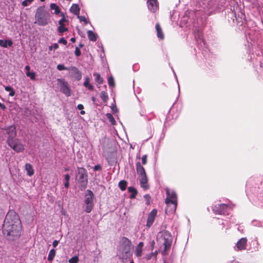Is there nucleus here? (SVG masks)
<instances>
[{
    "instance_id": "f257e3e1",
    "label": "nucleus",
    "mask_w": 263,
    "mask_h": 263,
    "mask_svg": "<svg viewBox=\"0 0 263 263\" xmlns=\"http://www.w3.org/2000/svg\"><path fill=\"white\" fill-rule=\"evenodd\" d=\"M21 231L22 224L18 215L13 210L9 211L3 226L4 235L8 240L13 241L20 237Z\"/></svg>"
},
{
    "instance_id": "f03ea898",
    "label": "nucleus",
    "mask_w": 263,
    "mask_h": 263,
    "mask_svg": "<svg viewBox=\"0 0 263 263\" xmlns=\"http://www.w3.org/2000/svg\"><path fill=\"white\" fill-rule=\"evenodd\" d=\"M121 241L120 249L121 254L120 255V258L124 262L130 255L129 252L131 248L132 242L128 238L125 237H123L121 238Z\"/></svg>"
},
{
    "instance_id": "7ed1b4c3",
    "label": "nucleus",
    "mask_w": 263,
    "mask_h": 263,
    "mask_svg": "<svg viewBox=\"0 0 263 263\" xmlns=\"http://www.w3.org/2000/svg\"><path fill=\"white\" fill-rule=\"evenodd\" d=\"M78 181L80 184L81 190L85 189L88 182V175L87 170L84 167H78L77 168Z\"/></svg>"
},
{
    "instance_id": "20e7f679",
    "label": "nucleus",
    "mask_w": 263,
    "mask_h": 263,
    "mask_svg": "<svg viewBox=\"0 0 263 263\" xmlns=\"http://www.w3.org/2000/svg\"><path fill=\"white\" fill-rule=\"evenodd\" d=\"M94 194L93 192L87 190L85 195L84 203L85 205V211L87 213H90L94 206L93 203Z\"/></svg>"
},
{
    "instance_id": "39448f33",
    "label": "nucleus",
    "mask_w": 263,
    "mask_h": 263,
    "mask_svg": "<svg viewBox=\"0 0 263 263\" xmlns=\"http://www.w3.org/2000/svg\"><path fill=\"white\" fill-rule=\"evenodd\" d=\"M36 22L40 26H45L48 24L47 14L42 8H39L35 14Z\"/></svg>"
},
{
    "instance_id": "423d86ee",
    "label": "nucleus",
    "mask_w": 263,
    "mask_h": 263,
    "mask_svg": "<svg viewBox=\"0 0 263 263\" xmlns=\"http://www.w3.org/2000/svg\"><path fill=\"white\" fill-rule=\"evenodd\" d=\"M162 236L164 238V250L162 252V254L163 255H166L168 254V251L170 249L173 238L171 233L167 231H164L162 232Z\"/></svg>"
},
{
    "instance_id": "0eeeda50",
    "label": "nucleus",
    "mask_w": 263,
    "mask_h": 263,
    "mask_svg": "<svg viewBox=\"0 0 263 263\" xmlns=\"http://www.w3.org/2000/svg\"><path fill=\"white\" fill-rule=\"evenodd\" d=\"M7 143L11 149L16 153L23 152L25 149V145L17 138L9 140V141H7Z\"/></svg>"
},
{
    "instance_id": "6e6552de",
    "label": "nucleus",
    "mask_w": 263,
    "mask_h": 263,
    "mask_svg": "<svg viewBox=\"0 0 263 263\" xmlns=\"http://www.w3.org/2000/svg\"><path fill=\"white\" fill-rule=\"evenodd\" d=\"M229 208L228 205L224 203L217 204L213 207V211L217 214L224 215Z\"/></svg>"
},
{
    "instance_id": "1a4fd4ad",
    "label": "nucleus",
    "mask_w": 263,
    "mask_h": 263,
    "mask_svg": "<svg viewBox=\"0 0 263 263\" xmlns=\"http://www.w3.org/2000/svg\"><path fill=\"white\" fill-rule=\"evenodd\" d=\"M58 82L60 86V90L66 96H71V91L68 83L61 79H58Z\"/></svg>"
},
{
    "instance_id": "9d476101",
    "label": "nucleus",
    "mask_w": 263,
    "mask_h": 263,
    "mask_svg": "<svg viewBox=\"0 0 263 263\" xmlns=\"http://www.w3.org/2000/svg\"><path fill=\"white\" fill-rule=\"evenodd\" d=\"M6 130V134L8 135V138L7 141H9V140H13L16 138L17 135L16 127L14 125H12L5 128Z\"/></svg>"
},
{
    "instance_id": "9b49d317",
    "label": "nucleus",
    "mask_w": 263,
    "mask_h": 263,
    "mask_svg": "<svg viewBox=\"0 0 263 263\" xmlns=\"http://www.w3.org/2000/svg\"><path fill=\"white\" fill-rule=\"evenodd\" d=\"M167 197L165 199V203L177 202V194L174 191H170L168 189L166 190Z\"/></svg>"
},
{
    "instance_id": "f8f14e48",
    "label": "nucleus",
    "mask_w": 263,
    "mask_h": 263,
    "mask_svg": "<svg viewBox=\"0 0 263 263\" xmlns=\"http://www.w3.org/2000/svg\"><path fill=\"white\" fill-rule=\"evenodd\" d=\"M157 213V211L156 209H153L152 210V211L149 213V214L148 215L147 219V223L146 226L148 228H150L152 225L153 224L154 220L156 217Z\"/></svg>"
},
{
    "instance_id": "ddd939ff",
    "label": "nucleus",
    "mask_w": 263,
    "mask_h": 263,
    "mask_svg": "<svg viewBox=\"0 0 263 263\" xmlns=\"http://www.w3.org/2000/svg\"><path fill=\"white\" fill-rule=\"evenodd\" d=\"M147 5L148 10L153 13L156 12L158 9V4L157 0H148Z\"/></svg>"
},
{
    "instance_id": "4468645a",
    "label": "nucleus",
    "mask_w": 263,
    "mask_h": 263,
    "mask_svg": "<svg viewBox=\"0 0 263 263\" xmlns=\"http://www.w3.org/2000/svg\"><path fill=\"white\" fill-rule=\"evenodd\" d=\"M166 204V207L165 208V212L166 214H172L175 212L177 206V202H167L165 203Z\"/></svg>"
},
{
    "instance_id": "2eb2a0df",
    "label": "nucleus",
    "mask_w": 263,
    "mask_h": 263,
    "mask_svg": "<svg viewBox=\"0 0 263 263\" xmlns=\"http://www.w3.org/2000/svg\"><path fill=\"white\" fill-rule=\"evenodd\" d=\"M69 70L70 71L71 76L74 77L77 80H80L81 79V73L76 67H70Z\"/></svg>"
},
{
    "instance_id": "dca6fc26",
    "label": "nucleus",
    "mask_w": 263,
    "mask_h": 263,
    "mask_svg": "<svg viewBox=\"0 0 263 263\" xmlns=\"http://www.w3.org/2000/svg\"><path fill=\"white\" fill-rule=\"evenodd\" d=\"M247 239L246 238H241L236 243V247L238 250H244L246 249L247 245Z\"/></svg>"
},
{
    "instance_id": "f3484780",
    "label": "nucleus",
    "mask_w": 263,
    "mask_h": 263,
    "mask_svg": "<svg viewBox=\"0 0 263 263\" xmlns=\"http://www.w3.org/2000/svg\"><path fill=\"white\" fill-rule=\"evenodd\" d=\"M141 178L140 179V183L141 185V187H142L144 190H147L149 188V185L148 184V179L147 177V175L140 176Z\"/></svg>"
},
{
    "instance_id": "a211bd4d",
    "label": "nucleus",
    "mask_w": 263,
    "mask_h": 263,
    "mask_svg": "<svg viewBox=\"0 0 263 263\" xmlns=\"http://www.w3.org/2000/svg\"><path fill=\"white\" fill-rule=\"evenodd\" d=\"M136 171L137 174L140 176L146 175L144 168L141 165L140 162H138L136 164Z\"/></svg>"
},
{
    "instance_id": "6ab92c4d",
    "label": "nucleus",
    "mask_w": 263,
    "mask_h": 263,
    "mask_svg": "<svg viewBox=\"0 0 263 263\" xmlns=\"http://www.w3.org/2000/svg\"><path fill=\"white\" fill-rule=\"evenodd\" d=\"M155 28L157 31V37L160 40H163L164 39V35L159 23L156 24Z\"/></svg>"
},
{
    "instance_id": "aec40b11",
    "label": "nucleus",
    "mask_w": 263,
    "mask_h": 263,
    "mask_svg": "<svg viewBox=\"0 0 263 263\" xmlns=\"http://www.w3.org/2000/svg\"><path fill=\"white\" fill-rule=\"evenodd\" d=\"M144 246V243L143 242H140L138 246H137L135 250V255L137 257H140L142 255V248Z\"/></svg>"
},
{
    "instance_id": "412c9836",
    "label": "nucleus",
    "mask_w": 263,
    "mask_h": 263,
    "mask_svg": "<svg viewBox=\"0 0 263 263\" xmlns=\"http://www.w3.org/2000/svg\"><path fill=\"white\" fill-rule=\"evenodd\" d=\"M25 168V170L27 171V175L29 176H32L34 174V171L32 165L31 164L26 163Z\"/></svg>"
},
{
    "instance_id": "4be33fe9",
    "label": "nucleus",
    "mask_w": 263,
    "mask_h": 263,
    "mask_svg": "<svg viewBox=\"0 0 263 263\" xmlns=\"http://www.w3.org/2000/svg\"><path fill=\"white\" fill-rule=\"evenodd\" d=\"M13 45V42L11 40L4 41L0 40V46L7 48L8 46L11 47Z\"/></svg>"
},
{
    "instance_id": "5701e85b",
    "label": "nucleus",
    "mask_w": 263,
    "mask_h": 263,
    "mask_svg": "<svg viewBox=\"0 0 263 263\" xmlns=\"http://www.w3.org/2000/svg\"><path fill=\"white\" fill-rule=\"evenodd\" d=\"M80 10V9L79 7V5L77 4H72L70 9V11H71V12L77 15H79Z\"/></svg>"
},
{
    "instance_id": "b1692460",
    "label": "nucleus",
    "mask_w": 263,
    "mask_h": 263,
    "mask_svg": "<svg viewBox=\"0 0 263 263\" xmlns=\"http://www.w3.org/2000/svg\"><path fill=\"white\" fill-rule=\"evenodd\" d=\"M128 192L131 193L129 196L130 199L135 198L138 193L137 190L133 186H129L128 187Z\"/></svg>"
},
{
    "instance_id": "393cba45",
    "label": "nucleus",
    "mask_w": 263,
    "mask_h": 263,
    "mask_svg": "<svg viewBox=\"0 0 263 263\" xmlns=\"http://www.w3.org/2000/svg\"><path fill=\"white\" fill-rule=\"evenodd\" d=\"M87 35L89 40L91 41L95 42L97 40V34L91 30L87 31Z\"/></svg>"
},
{
    "instance_id": "a878e982",
    "label": "nucleus",
    "mask_w": 263,
    "mask_h": 263,
    "mask_svg": "<svg viewBox=\"0 0 263 263\" xmlns=\"http://www.w3.org/2000/svg\"><path fill=\"white\" fill-rule=\"evenodd\" d=\"M90 79L88 77H86L85 79V81L84 82V86L85 87H87L90 90H92L93 89V86L89 84Z\"/></svg>"
},
{
    "instance_id": "bb28decb",
    "label": "nucleus",
    "mask_w": 263,
    "mask_h": 263,
    "mask_svg": "<svg viewBox=\"0 0 263 263\" xmlns=\"http://www.w3.org/2000/svg\"><path fill=\"white\" fill-rule=\"evenodd\" d=\"M93 76L95 77V81L99 84H101L103 82V79L98 73H94Z\"/></svg>"
},
{
    "instance_id": "cd10ccee",
    "label": "nucleus",
    "mask_w": 263,
    "mask_h": 263,
    "mask_svg": "<svg viewBox=\"0 0 263 263\" xmlns=\"http://www.w3.org/2000/svg\"><path fill=\"white\" fill-rule=\"evenodd\" d=\"M55 255V250L54 249L50 250L48 256V260L52 261Z\"/></svg>"
},
{
    "instance_id": "c85d7f7f",
    "label": "nucleus",
    "mask_w": 263,
    "mask_h": 263,
    "mask_svg": "<svg viewBox=\"0 0 263 263\" xmlns=\"http://www.w3.org/2000/svg\"><path fill=\"white\" fill-rule=\"evenodd\" d=\"M127 182L125 180H121L119 183V186L120 190L122 191H124L126 190L127 186Z\"/></svg>"
},
{
    "instance_id": "c756f323",
    "label": "nucleus",
    "mask_w": 263,
    "mask_h": 263,
    "mask_svg": "<svg viewBox=\"0 0 263 263\" xmlns=\"http://www.w3.org/2000/svg\"><path fill=\"white\" fill-rule=\"evenodd\" d=\"M100 97L103 102L106 103L108 100V97L107 92L104 91H102L101 92Z\"/></svg>"
},
{
    "instance_id": "7c9ffc66",
    "label": "nucleus",
    "mask_w": 263,
    "mask_h": 263,
    "mask_svg": "<svg viewBox=\"0 0 263 263\" xmlns=\"http://www.w3.org/2000/svg\"><path fill=\"white\" fill-rule=\"evenodd\" d=\"M5 89L6 91L9 92V96L13 97L15 95V91L12 87L9 86L5 87Z\"/></svg>"
},
{
    "instance_id": "2f4dec72",
    "label": "nucleus",
    "mask_w": 263,
    "mask_h": 263,
    "mask_svg": "<svg viewBox=\"0 0 263 263\" xmlns=\"http://www.w3.org/2000/svg\"><path fill=\"white\" fill-rule=\"evenodd\" d=\"M51 9L54 11L55 14H59L60 12V9L58 6H57L55 4H51L50 5Z\"/></svg>"
},
{
    "instance_id": "473e14b6",
    "label": "nucleus",
    "mask_w": 263,
    "mask_h": 263,
    "mask_svg": "<svg viewBox=\"0 0 263 263\" xmlns=\"http://www.w3.org/2000/svg\"><path fill=\"white\" fill-rule=\"evenodd\" d=\"M68 31V29L65 27V25L59 24V26L58 27V31L60 33H63L66 31Z\"/></svg>"
},
{
    "instance_id": "72a5a7b5",
    "label": "nucleus",
    "mask_w": 263,
    "mask_h": 263,
    "mask_svg": "<svg viewBox=\"0 0 263 263\" xmlns=\"http://www.w3.org/2000/svg\"><path fill=\"white\" fill-rule=\"evenodd\" d=\"M106 116L107 119L109 120V121L112 125H115L116 124V120L113 116L111 114H107Z\"/></svg>"
},
{
    "instance_id": "f704fd0d",
    "label": "nucleus",
    "mask_w": 263,
    "mask_h": 263,
    "mask_svg": "<svg viewBox=\"0 0 263 263\" xmlns=\"http://www.w3.org/2000/svg\"><path fill=\"white\" fill-rule=\"evenodd\" d=\"M157 254V251H156L155 252L151 253L149 254H147L146 256V259L147 260H150L152 257H155V258H156Z\"/></svg>"
},
{
    "instance_id": "c9c22d12",
    "label": "nucleus",
    "mask_w": 263,
    "mask_h": 263,
    "mask_svg": "<svg viewBox=\"0 0 263 263\" xmlns=\"http://www.w3.org/2000/svg\"><path fill=\"white\" fill-rule=\"evenodd\" d=\"M144 198L145 200V203L147 205L150 204L151 201V196L149 194H146L144 196Z\"/></svg>"
},
{
    "instance_id": "e433bc0d",
    "label": "nucleus",
    "mask_w": 263,
    "mask_h": 263,
    "mask_svg": "<svg viewBox=\"0 0 263 263\" xmlns=\"http://www.w3.org/2000/svg\"><path fill=\"white\" fill-rule=\"evenodd\" d=\"M26 76L29 77L32 80H34L35 79V73L34 72L27 71Z\"/></svg>"
},
{
    "instance_id": "4c0bfd02",
    "label": "nucleus",
    "mask_w": 263,
    "mask_h": 263,
    "mask_svg": "<svg viewBox=\"0 0 263 263\" xmlns=\"http://www.w3.org/2000/svg\"><path fill=\"white\" fill-rule=\"evenodd\" d=\"M78 17L80 22H84L85 25H87L88 23V21L85 16H80L78 15Z\"/></svg>"
},
{
    "instance_id": "58836bf2",
    "label": "nucleus",
    "mask_w": 263,
    "mask_h": 263,
    "mask_svg": "<svg viewBox=\"0 0 263 263\" xmlns=\"http://www.w3.org/2000/svg\"><path fill=\"white\" fill-rule=\"evenodd\" d=\"M79 261V257L77 256H74L69 259V263H77Z\"/></svg>"
},
{
    "instance_id": "ea45409f",
    "label": "nucleus",
    "mask_w": 263,
    "mask_h": 263,
    "mask_svg": "<svg viewBox=\"0 0 263 263\" xmlns=\"http://www.w3.org/2000/svg\"><path fill=\"white\" fill-rule=\"evenodd\" d=\"M108 85L110 86H112V87L115 86V81H114V79L112 77H110L108 78Z\"/></svg>"
},
{
    "instance_id": "a19ab883",
    "label": "nucleus",
    "mask_w": 263,
    "mask_h": 263,
    "mask_svg": "<svg viewBox=\"0 0 263 263\" xmlns=\"http://www.w3.org/2000/svg\"><path fill=\"white\" fill-rule=\"evenodd\" d=\"M57 69L59 70H69V68H68V67H65L64 65L63 64H59L57 66Z\"/></svg>"
},
{
    "instance_id": "79ce46f5",
    "label": "nucleus",
    "mask_w": 263,
    "mask_h": 263,
    "mask_svg": "<svg viewBox=\"0 0 263 263\" xmlns=\"http://www.w3.org/2000/svg\"><path fill=\"white\" fill-rule=\"evenodd\" d=\"M61 16L62 18L59 21V24L64 25V23L65 22H68V21L65 18V15L63 13L61 14Z\"/></svg>"
},
{
    "instance_id": "37998d69",
    "label": "nucleus",
    "mask_w": 263,
    "mask_h": 263,
    "mask_svg": "<svg viewBox=\"0 0 263 263\" xmlns=\"http://www.w3.org/2000/svg\"><path fill=\"white\" fill-rule=\"evenodd\" d=\"M147 156L146 155H143L142 157V164L145 165L147 163Z\"/></svg>"
},
{
    "instance_id": "c03bdc74",
    "label": "nucleus",
    "mask_w": 263,
    "mask_h": 263,
    "mask_svg": "<svg viewBox=\"0 0 263 263\" xmlns=\"http://www.w3.org/2000/svg\"><path fill=\"white\" fill-rule=\"evenodd\" d=\"M59 43L60 44H63L64 45H66L67 44V41L64 38L61 37L58 41Z\"/></svg>"
},
{
    "instance_id": "a18cd8bd",
    "label": "nucleus",
    "mask_w": 263,
    "mask_h": 263,
    "mask_svg": "<svg viewBox=\"0 0 263 263\" xmlns=\"http://www.w3.org/2000/svg\"><path fill=\"white\" fill-rule=\"evenodd\" d=\"M75 55L77 57H80L81 54V52L80 49L78 47L76 48L75 52H74Z\"/></svg>"
},
{
    "instance_id": "49530a36",
    "label": "nucleus",
    "mask_w": 263,
    "mask_h": 263,
    "mask_svg": "<svg viewBox=\"0 0 263 263\" xmlns=\"http://www.w3.org/2000/svg\"><path fill=\"white\" fill-rule=\"evenodd\" d=\"M93 170L95 171H101L102 170V167H101V166L100 164L96 165L93 167Z\"/></svg>"
},
{
    "instance_id": "de8ad7c7",
    "label": "nucleus",
    "mask_w": 263,
    "mask_h": 263,
    "mask_svg": "<svg viewBox=\"0 0 263 263\" xmlns=\"http://www.w3.org/2000/svg\"><path fill=\"white\" fill-rule=\"evenodd\" d=\"M5 214V212L1 208H0V218L3 217Z\"/></svg>"
},
{
    "instance_id": "09e8293b",
    "label": "nucleus",
    "mask_w": 263,
    "mask_h": 263,
    "mask_svg": "<svg viewBox=\"0 0 263 263\" xmlns=\"http://www.w3.org/2000/svg\"><path fill=\"white\" fill-rule=\"evenodd\" d=\"M59 241L57 240H55L52 242V245L54 248H55L59 244Z\"/></svg>"
},
{
    "instance_id": "8fccbe9b",
    "label": "nucleus",
    "mask_w": 263,
    "mask_h": 263,
    "mask_svg": "<svg viewBox=\"0 0 263 263\" xmlns=\"http://www.w3.org/2000/svg\"><path fill=\"white\" fill-rule=\"evenodd\" d=\"M28 2L27 0H25L22 2V5L24 7H26L28 5Z\"/></svg>"
},
{
    "instance_id": "3c124183",
    "label": "nucleus",
    "mask_w": 263,
    "mask_h": 263,
    "mask_svg": "<svg viewBox=\"0 0 263 263\" xmlns=\"http://www.w3.org/2000/svg\"><path fill=\"white\" fill-rule=\"evenodd\" d=\"M70 176H69V174H66L65 175V181H69V180H70Z\"/></svg>"
},
{
    "instance_id": "603ef678",
    "label": "nucleus",
    "mask_w": 263,
    "mask_h": 263,
    "mask_svg": "<svg viewBox=\"0 0 263 263\" xmlns=\"http://www.w3.org/2000/svg\"><path fill=\"white\" fill-rule=\"evenodd\" d=\"M77 108L79 110H82L84 109V106L83 104H80L78 105Z\"/></svg>"
},
{
    "instance_id": "864d4df0",
    "label": "nucleus",
    "mask_w": 263,
    "mask_h": 263,
    "mask_svg": "<svg viewBox=\"0 0 263 263\" xmlns=\"http://www.w3.org/2000/svg\"><path fill=\"white\" fill-rule=\"evenodd\" d=\"M0 108L3 110H5L6 109V107L5 104H2L0 102Z\"/></svg>"
},
{
    "instance_id": "5fc2aeb1",
    "label": "nucleus",
    "mask_w": 263,
    "mask_h": 263,
    "mask_svg": "<svg viewBox=\"0 0 263 263\" xmlns=\"http://www.w3.org/2000/svg\"><path fill=\"white\" fill-rule=\"evenodd\" d=\"M69 181H65V183H64V186L66 187V188H68L69 187Z\"/></svg>"
},
{
    "instance_id": "6e6d98bb",
    "label": "nucleus",
    "mask_w": 263,
    "mask_h": 263,
    "mask_svg": "<svg viewBox=\"0 0 263 263\" xmlns=\"http://www.w3.org/2000/svg\"><path fill=\"white\" fill-rule=\"evenodd\" d=\"M53 47L54 49H57L59 48V45L57 43H54Z\"/></svg>"
},
{
    "instance_id": "4d7b16f0",
    "label": "nucleus",
    "mask_w": 263,
    "mask_h": 263,
    "mask_svg": "<svg viewBox=\"0 0 263 263\" xmlns=\"http://www.w3.org/2000/svg\"><path fill=\"white\" fill-rule=\"evenodd\" d=\"M25 69L27 70V72L30 71V67L29 65H26L25 67Z\"/></svg>"
},
{
    "instance_id": "13d9d810",
    "label": "nucleus",
    "mask_w": 263,
    "mask_h": 263,
    "mask_svg": "<svg viewBox=\"0 0 263 263\" xmlns=\"http://www.w3.org/2000/svg\"><path fill=\"white\" fill-rule=\"evenodd\" d=\"M70 41L74 43L76 42V39L74 37H72L71 38Z\"/></svg>"
},
{
    "instance_id": "bf43d9fd",
    "label": "nucleus",
    "mask_w": 263,
    "mask_h": 263,
    "mask_svg": "<svg viewBox=\"0 0 263 263\" xmlns=\"http://www.w3.org/2000/svg\"><path fill=\"white\" fill-rule=\"evenodd\" d=\"M80 113L81 115H84L85 114V111L84 110H83V109H82V110H81Z\"/></svg>"
},
{
    "instance_id": "052dcab7",
    "label": "nucleus",
    "mask_w": 263,
    "mask_h": 263,
    "mask_svg": "<svg viewBox=\"0 0 263 263\" xmlns=\"http://www.w3.org/2000/svg\"><path fill=\"white\" fill-rule=\"evenodd\" d=\"M91 100L93 102H95L96 101V99L94 97H92V98H91Z\"/></svg>"
},
{
    "instance_id": "680f3d73",
    "label": "nucleus",
    "mask_w": 263,
    "mask_h": 263,
    "mask_svg": "<svg viewBox=\"0 0 263 263\" xmlns=\"http://www.w3.org/2000/svg\"><path fill=\"white\" fill-rule=\"evenodd\" d=\"M79 47H80V48H82V47H83L84 46V45H83V44L81 43V44H80L79 45Z\"/></svg>"
},
{
    "instance_id": "e2e57ef3",
    "label": "nucleus",
    "mask_w": 263,
    "mask_h": 263,
    "mask_svg": "<svg viewBox=\"0 0 263 263\" xmlns=\"http://www.w3.org/2000/svg\"><path fill=\"white\" fill-rule=\"evenodd\" d=\"M52 48H53V47H52V46H49V50L50 51H51V50H52Z\"/></svg>"
},
{
    "instance_id": "0e129e2a",
    "label": "nucleus",
    "mask_w": 263,
    "mask_h": 263,
    "mask_svg": "<svg viewBox=\"0 0 263 263\" xmlns=\"http://www.w3.org/2000/svg\"><path fill=\"white\" fill-rule=\"evenodd\" d=\"M29 3H31L34 0H27Z\"/></svg>"
},
{
    "instance_id": "69168bd1",
    "label": "nucleus",
    "mask_w": 263,
    "mask_h": 263,
    "mask_svg": "<svg viewBox=\"0 0 263 263\" xmlns=\"http://www.w3.org/2000/svg\"><path fill=\"white\" fill-rule=\"evenodd\" d=\"M129 263H134V261H133V260H132V261H130V262H129Z\"/></svg>"
},
{
    "instance_id": "338daca9",
    "label": "nucleus",
    "mask_w": 263,
    "mask_h": 263,
    "mask_svg": "<svg viewBox=\"0 0 263 263\" xmlns=\"http://www.w3.org/2000/svg\"><path fill=\"white\" fill-rule=\"evenodd\" d=\"M65 171H68V168H65Z\"/></svg>"
},
{
    "instance_id": "774afa93",
    "label": "nucleus",
    "mask_w": 263,
    "mask_h": 263,
    "mask_svg": "<svg viewBox=\"0 0 263 263\" xmlns=\"http://www.w3.org/2000/svg\"><path fill=\"white\" fill-rule=\"evenodd\" d=\"M41 2H44L45 0H40Z\"/></svg>"
}]
</instances>
